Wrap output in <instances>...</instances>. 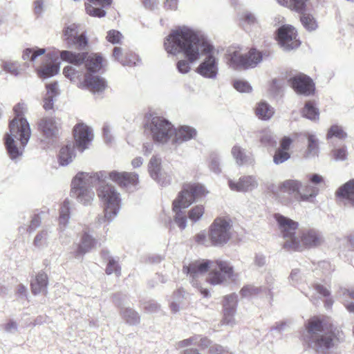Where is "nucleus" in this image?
I'll return each mask as SVG.
<instances>
[{
	"label": "nucleus",
	"mask_w": 354,
	"mask_h": 354,
	"mask_svg": "<svg viewBox=\"0 0 354 354\" xmlns=\"http://www.w3.org/2000/svg\"><path fill=\"white\" fill-rule=\"evenodd\" d=\"M290 158V154L288 151L277 149L273 156V162L276 165H280Z\"/></svg>",
	"instance_id": "4d7b16f0"
},
{
	"label": "nucleus",
	"mask_w": 354,
	"mask_h": 354,
	"mask_svg": "<svg viewBox=\"0 0 354 354\" xmlns=\"http://www.w3.org/2000/svg\"><path fill=\"white\" fill-rule=\"evenodd\" d=\"M242 25L245 28L248 26H254L257 24L258 21L255 15L250 12H245L241 16Z\"/></svg>",
	"instance_id": "13d9d810"
},
{
	"label": "nucleus",
	"mask_w": 354,
	"mask_h": 354,
	"mask_svg": "<svg viewBox=\"0 0 354 354\" xmlns=\"http://www.w3.org/2000/svg\"><path fill=\"white\" fill-rule=\"evenodd\" d=\"M280 234L283 239V247L290 250L297 234L296 230L298 228L297 222L279 214L274 215Z\"/></svg>",
	"instance_id": "9d476101"
},
{
	"label": "nucleus",
	"mask_w": 354,
	"mask_h": 354,
	"mask_svg": "<svg viewBox=\"0 0 354 354\" xmlns=\"http://www.w3.org/2000/svg\"><path fill=\"white\" fill-rule=\"evenodd\" d=\"M108 178L107 171H100L97 172H78L71 182V189H83L93 188V184L98 181H106Z\"/></svg>",
	"instance_id": "f8f14e48"
},
{
	"label": "nucleus",
	"mask_w": 354,
	"mask_h": 354,
	"mask_svg": "<svg viewBox=\"0 0 354 354\" xmlns=\"http://www.w3.org/2000/svg\"><path fill=\"white\" fill-rule=\"evenodd\" d=\"M257 61L247 58L246 52L241 47H231L227 50V64L235 69H247L257 66Z\"/></svg>",
	"instance_id": "4468645a"
},
{
	"label": "nucleus",
	"mask_w": 354,
	"mask_h": 354,
	"mask_svg": "<svg viewBox=\"0 0 354 354\" xmlns=\"http://www.w3.org/2000/svg\"><path fill=\"white\" fill-rule=\"evenodd\" d=\"M26 108L24 104H18L14 108L15 118L10 122L9 132L5 135V145L9 157L17 161L23 156L30 136L31 130L27 120L22 115Z\"/></svg>",
	"instance_id": "39448f33"
},
{
	"label": "nucleus",
	"mask_w": 354,
	"mask_h": 354,
	"mask_svg": "<svg viewBox=\"0 0 354 354\" xmlns=\"http://www.w3.org/2000/svg\"><path fill=\"white\" fill-rule=\"evenodd\" d=\"M209 268V272L206 281L212 286L223 285L230 281H235L238 277L234 267L225 261L196 260L187 264L185 263L183 268V272L187 274L192 285L201 292L203 297H210L209 291L203 288L201 284L203 275Z\"/></svg>",
	"instance_id": "f03ea898"
},
{
	"label": "nucleus",
	"mask_w": 354,
	"mask_h": 354,
	"mask_svg": "<svg viewBox=\"0 0 354 354\" xmlns=\"http://www.w3.org/2000/svg\"><path fill=\"white\" fill-rule=\"evenodd\" d=\"M302 14L303 15L301 17V21L305 28L310 31L315 30L317 27V25L314 17L309 14Z\"/></svg>",
	"instance_id": "5fc2aeb1"
},
{
	"label": "nucleus",
	"mask_w": 354,
	"mask_h": 354,
	"mask_svg": "<svg viewBox=\"0 0 354 354\" xmlns=\"http://www.w3.org/2000/svg\"><path fill=\"white\" fill-rule=\"evenodd\" d=\"M106 39L112 44H118L121 43L123 36L119 31L111 30L107 32Z\"/></svg>",
	"instance_id": "e2e57ef3"
},
{
	"label": "nucleus",
	"mask_w": 354,
	"mask_h": 354,
	"mask_svg": "<svg viewBox=\"0 0 354 354\" xmlns=\"http://www.w3.org/2000/svg\"><path fill=\"white\" fill-rule=\"evenodd\" d=\"M107 174V178L127 191H133L139 184L138 174L135 172L112 171Z\"/></svg>",
	"instance_id": "dca6fc26"
},
{
	"label": "nucleus",
	"mask_w": 354,
	"mask_h": 354,
	"mask_svg": "<svg viewBox=\"0 0 354 354\" xmlns=\"http://www.w3.org/2000/svg\"><path fill=\"white\" fill-rule=\"evenodd\" d=\"M59 128V121L53 117H44L38 122L39 131L47 138L57 137Z\"/></svg>",
	"instance_id": "412c9836"
},
{
	"label": "nucleus",
	"mask_w": 354,
	"mask_h": 354,
	"mask_svg": "<svg viewBox=\"0 0 354 354\" xmlns=\"http://www.w3.org/2000/svg\"><path fill=\"white\" fill-rule=\"evenodd\" d=\"M75 145L80 152L88 148L93 139L92 129L84 124H76L73 129Z\"/></svg>",
	"instance_id": "a211bd4d"
},
{
	"label": "nucleus",
	"mask_w": 354,
	"mask_h": 354,
	"mask_svg": "<svg viewBox=\"0 0 354 354\" xmlns=\"http://www.w3.org/2000/svg\"><path fill=\"white\" fill-rule=\"evenodd\" d=\"M197 132L196 129L189 126H181L175 128V133L171 140V144L174 145H180L184 142H187L196 138Z\"/></svg>",
	"instance_id": "5701e85b"
},
{
	"label": "nucleus",
	"mask_w": 354,
	"mask_h": 354,
	"mask_svg": "<svg viewBox=\"0 0 354 354\" xmlns=\"http://www.w3.org/2000/svg\"><path fill=\"white\" fill-rule=\"evenodd\" d=\"M204 212L205 209L203 205H196L193 207L188 212L189 220L194 223L197 222L201 218Z\"/></svg>",
	"instance_id": "8fccbe9b"
},
{
	"label": "nucleus",
	"mask_w": 354,
	"mask_h": 354,
	"mask_svg": "<svg viewBox=\"0 0 354 354\" xmlns=\"http://www.w3.org/2000/svg\"><path fill=\"white\" fill-rule=\"evenodd\" d=\"M48 285V277L44 272L38 273L31 282L32 292L34 295L45 293Z\"/></svg>",
	"instance_id": "2f4dec72"
},
{
	"label": "nucleus",
	"mask_w": 354,
	"mask_h": 354,
	"mask_svg": "<svg viewBox=\"0 0 354 354\" xmlns=\"http://www.w3.org/2000/svg\"><path fill=\"white\" fill-rule=\"evenodd\" d=\"M228 186L232 191L238 192H251L259 187V180L256 176L245 175L238 180H228Z\"/></svg>",
	"instance_id": "6ab92c4d"
},
{
	"label": "nucleus",
	"mask_w": 354,
	"mask_h": 354,
	"mask_svg": "<svg viewBox=\"0 0 354 354\" xmlns=\"http://www.w3.org/2000/svg\"><path fill=\"white\" fill-rule=\"evenodd\" d=\"M70 218V203L66 200L61 205L59 216V225L60 229H64Z\"/></svg>",
	"instance_id": "e433bc0d"
},
{
	"label": "nucleus",
	"mask_w": 354,
	"mask_h": 354,
	"mask_svg": "<svg viewBox=\"0 0 354 354\" xmlns=\"http://www.w3.org/2000/svg\"><path fill=\"white\" fill-rule=\"evenodd\" d=\"M71 194L73 198L84 205H91L95 197L93 188L71 190Z\"/></svg>",
	"instance_id": "c756f323"
},
{
	"label": "nucleus",
	"mask_w": 354,
	"mask_h": 354,
	"mask_svg": "<svg viewBox=\"0 0 354 354\" xmlns=\"http://www.w3.org/2000/svg\"><path fill=\"white\" fill-rule=\"evenodd\" d=\"M231 154L235 163L239 167L244 165H253L254 158L252 153L248 152L245 149L239 145H235L231 149Z\"/></svg>",
	"instance_id": "4be33fe9"
},
{
	"label": "nucleus",
	"mask_w": 354,
	"mask_h": 354,
	"mask_svg": "<svg viewBox=\"0 0 354 354\" xmlns=\"http://www.w3.org/2000/svg\"><path fill=\"white\" fill-rule=\"evenodd\" d=\"M145 127L153 140L162 145L170 144L175 133L174 125L161 116L150 115L146 120Z\"/></svg>",
	"instance_id": "6e6552de"
},
{
	"label": "nucleus",
	"mask_w": 354,
	"mask_h": 354,
	"mask_svg": "<svg viewBox=\"0 0 354 354\" xmlns=\"http://www.w3.org/2000/svg\"><path fill=\"white\" fill-rule=\"evenodd\" d=\"M335 138L340 140H344L347 138V133L342 126L333 124L330 127L326 133V139L330 140Z\"/></svg>",
	"instance_id": "ea45409f"
},
{
	"label": "nucleus",
	"mask_w": 354,
	"mask_h": 354,
	"mask_svg": "<svg viewBox=\"0 0 354 354\" xmlns=\"http://www.w3.org/2000/svg\"><path fill=\"white\" fill-rule=\"evenodd\" d=\"M324 241L322 234L313 229L304 230L297 234L290 250H303L320 245Z\"/></svg>",
	"instance_id": "9b49d317"
},
{
	"label": "nucleus",
	"mask_w": 354,
	"mask_h": 354,
	"mask_svg": "<svg viewBox=\"0 0 354 354\" xmlns=\"http://www.w3.org/2000/svg\"><path fill=\"white\" fill-rule=\"evenodd\" d=\"M112 0H87L85 3L86 12L92 17H102L106 15L104 8L111 4Z\"/></svg>",
	"instance_id": "b1692460"
},
{
	"label": "nucleus",
	"mask_w": 354,
	"mask_h": 354,
	"mask_svg": "<svg viewBox=\"0 0 354 354\" xmlns=\"http://www.w3.org/2000/svg\"><path fill=\"white\" fill-rule=\"evenodd\" d=\"M46 94L44 100V108L48 111L53 108L55 98L59 95L58 84L54 82L46 85Z\"/></svg>",
	"instance_id": "7c9ffc66"
},
{
	"label": "nucleus",
	"mask_w": 354,
	"mask_h": 354,
	"mask_svg": "<svg viewBox=\"0 0 354 354\" xmlns=\"http://www.w3.org/2000/svg\"><path fill=\"white\" fill-rule=\"evenodd\" d=\"M310 0H290L288 8L299 13L306 11L307 3Z\"/></svg>",
	"instance_id": "603ef678"
},
{
	"label": "nucleus",
	"mask_w": 354,
	"mask_h": 354,
	"mask_svg": "<svg viewBox=\"0 0 354 354\" xmlns=\"http://www.w3.org/2000/svg\"><path fill=\"white\" fill-rule=\"evenodd\" d=\"M165 50L169 55H183L191 63L205 55L204 59L196 68V72L204 78L216 80L218 74V58L209 41L197 31L187 26L173 30L165 38Z\"/></svg>",
	"instance_id": "f257e3e1"
},
{
	"label": "nucleus",
	"mask_w": 354,
	"mask_h": 354,
	"mask_svg": "<svg viewBox=\"0 0 354 354\" xmlns=\"http://www.w3.org/2000/svg\"><path fill=\"white\" fill-rule=\"evenodd\" d=\"M194 201L193 195L185 190V185L173 203V210L178 211L188 207Z\"/></svg>",
	"instance_id": "cd10ccee"
},
{
	"label": "nucleus",
	"mask_w": 354,
	"mask_h": 354,
	"mask_svg": "<svg viewBox=\"0 0 354 354\" xmlns=\"http://www.w3.org/2000/svg\"><path fill=\"white\" fill-rule=\"evenodd\" d=\"M49 237V232L46 230L40 231L35 237L34 245L36 247L41 248L47 245Z\"/></svg>",
	"instance_id": "3c124183"
},
{
	"label": "nucleus",
	"mask_w": 354,
	"mask_h": 354,
	"mask_svg": "<svg viewBox=\"0 0 354 354\" xmlns=\"http://www.w3.org/2000/svg\"><path fill=\"white\" fill-rule=\"evenodd\" d=\"M198 339L199 335H194L188 339L180 341L178 343V348H184L189 346H196Z\"/></svg>",
	"instance_id": "774afa93"
},
{
	"label": "nucleus",
	"mask_w": 354,
	"mask_h": 354,
	"mask_svg": "<svg viewBox=\"0 0 354 354\" xmlns=\"http://www.w3.org/2000/svg\"><path fill=\"white\" fill-rule=\"evenodd\" d=\"M293 89L299 94L310 95L314 93L315 84L313 80L304 74H298L290 80Z\"/></svg>",
	"instance_id": "aec40b11"
},
{
	"label": "nucleus",
	"mask_w": 354,
	"mask_h": 354,
	"mask_svg": "<svg viewBox=\"0 0 354 354\" xmlns=\"http://www.w3.org/2000/svg\"><path fill=\"white\" fill-rule=\"evenodd\" d=\"M131 58L124 57L122 49L120 47H115L113 51V57L115 59L120 62L123 66H132L136 64L139 58L136 55H131Z\"/></svg>",
	"instance_id": "473e14b6"
},
{
	"label": "nucleus",
	"mask_w": 354,
	"mask_h": 354,
	"mask_svg": "<svg viewBox=\"0 0 354 354\" xmlns=\"http://www.w3.org/2000/svg\"><path fill=\"white\" fill-rule=\"evenodd\" d=\"M237 303V295L232 293L225 295L223 301V310H236Z\"/></svg>",
	"instance_id": "49530a36"
},
{
	"label": "nucleus",
	"mask_w": 354,
	"mask_h": 354,
	"mask_svg": "<svg viewBox=\"0 0 354 354\" xmlns=\"http://www.w3.org/2000/svg\"><path fill=\"white\" fill-rule=\"evenodd\" d=\"M80 27L76 24L66 25L63 30V39L68 47L84 50L88 45V38L85 32L80 33Z\"/></svg>",
	"instance_id": "ddd939ff"
},
{
	"label": "nucleus",
	"mask_w": 354,
	"mask_h": 354,
	"mask_svg": "<svg viewBox=\"0 0 354 354\" xmlns=\"http://www.w3.org/2000/svg\"><path fill=\"white\" fill-rule=\"evenodd\" d=\"M261 289L252 285H248L241 290L240 293L243 297H250L259 295Z\"/></svg>",
	"instance_id": "bf43d9fd"
},
{
	"label": "nucleus",
	"mask_w": 354,
	"mask_h": 354,
	"mask_svg": "<svg viewBox=\"0 0 354 354\" xmlns=\"http://www.w3.org/2000/svg\"><path fill=\"white\" fill-rule=\"evenodd\" d=\"M277 40L280 47L286 51L295 49L300 45L297 30L290 25H283L278 28Z\"/></svg>",
	"instance_id": "2eb2a0df"
},
{
	"label": "nucleus",
	"mask_w": 354,
	"mask_h": 354,
	"mask_svg": "<svg viewBox=\"0 0 354 354\" xmlns=\"http://www.w3.org/2000/svg\"><path fill=\"white\" fill-rule=\"evenodd\" d=\"M323 181L322 176L315 174L310 175L308 181L305 183L295 179L284 180L279 185V189L293 196L297 201L313 202L319 192L317 185Z\"/></svg>",
	"instance_id": "423d86ee"
},
{
	"label": "nucleus",
	"mask_w": 354,
	"mask_h": 354,
	"mask_svg": "<svg viewBox=\"0 0 354 354\" xmlns=\"http://www.w3.org/2000/svg\"><path fill=\"white\" fill-rule=\"evenodd\" d=\"M59 63H50L41 66L38 70V74L41 77L48 78L56 75L59 72Z\"/></svg>",
	"instance_id": "58836bf2"
},
{
	"label": "nucleus",
	"mask_w": 354,
	"mask_h": 354,
	"mask_svg": "<svg viewBox=\"0 0 354 354\" xmlns=\"http://www.w3.org/2000/svg\"><path fill=\"white\" fill-rule=\"evenodd\" d=\"M176 213L174 221L176 225L181 229L184 230L187 227V218L181 210L174 211Z\"/></svg>",
	"instance_id": "69168bd1"
},
{
	"label": "nucleus",
	"mask_w": 354,
	"mask_h": 354,
	"mask_svg": "<svg viewBox=\"0 0 354 354\" xmlns=\"http://www.w3.org/2000/svg\"><path fill=\"white\" fill-rule=\"evenodd\" d=\"M106 273L107 274H111L113 273H115L117 276H119L120 274V268L118 266V263L113 258L109 259L107 266L106 268Z\"/></svg>",
	"instance_id": "0e129e2a"
},
{
	"label": "nucleus",
	"mask_w": 354,
	"mask_h": 354,
	"mask_svg": "<svg viewBox=\"0 0 354 354\" xmlns=\"http://www.w3.org/2000/svg\"><path fill=\"white\" fill-rule=\"evenodd\" d=\"M233 87L239 93H249L252 91V86L244 80H235Z\"/></svg>",
	"instance_id": "09e8293b"
},
{
	"label": "nucleus",
	"mask_w": 354,
	"mask_h": 354,
	"mask_svg": "<svg viewBox=\"0 0 354 354\" xmlns=\"http://www.w3.org/2000/svg\"><path fill=\"white\" fill-rule=\"evenodd\" d=\"M97 241L89 234L84 232L75 250V257H80L95 248Z\"/></svg>",
	"instance_id": "a878e982"
},
{
	"label": "nucleus",
	"mask_w": 354,
	"mask_h": 354,
	"mask_svg": "<svg viewBox=\"0 0 354 354\" xmlns=\"http://www.w3.org/2000/svg\"><path fill=\"white\" fill-rule=\"evenodd\" d=\"M259 137L260 142L264 147H274L277 144L275 136L268 129L260 131Z\"/></svg>",
	"instance_id": "79ce46f5"
},
{
	"label": "nucleus",
	"mask_w": 354,
	"mask_h": 354,
	"mask_svg": "<svg viewBox=\"0 0 354 354\" xmlns=\"http://www.w3.org/2000/svg\"><path fill=\"white\" fill-rule=\"evenodd\" d=\"M103 61L100 54L86 53V59L83 62L86 70L85 73H82L80 68H76L69 65L64 68L63 74L71 82L76 84L79 88L88 90L93 93H100L107 85L105 80L95 73L102 69Z\"/></svg>",
	"instance_id": "7ed1b4c3"
},
{
	"label": "nucleus",
	"mask_w": 354,
	"mask_h": 354,
	"mask_svg": "<svg viewBox=\"0 0 354 354\" xmlns=\"http://www.w3.org/2000/svg\"><path fill=\"white\" fill-rule=\"evenodd\" d=\"M120 313L125 322L130 325H136L140 322L138 313L130 308H121Z\"/></svg>",
	"instance_id": "4c0bfd02"
},
{
	"label": "nucleus",
	"mask_w": 354,
	"mask_h": 354,
	"mask_svg": "<svg viewBox=\"0 0 354 354\" xmlns=\"http://www.w3.org/2000/svg\"><path fill=\"white\" fill-rule=\"evenodd\" d=\"M208 229L212 246L214 247L224 246L233 236L232 222L228 218H216Z\"/></svg>",
	"instance_id": "1a4fd4ad"
},
{
	"label": "nucleus",
	"mask_w": 354,
	"mask_h": 354,
	"mask_svg": "<svg viewBox=\"0 0 354 354\" xmlns=\"http://www.w3.org/2000/svg\"><path fill=\"white\" fill-rule=\"evenodd\" d=\"M185 190L188 191L192 195L193 198H198L206 196L208 194V191L206 189L204 185L199 183H188L184 185Z\"/></svg>",
	"instance_id": "c9c22d12"
},
{
	"label": "nucleus",
	"mask_w": 354,
	"mask_h": 354,
	"mask_svg": "<svg viewBox=\"0 0 354 354\" xmlns=\"http://www.w3.org/2000/svg\"><path fill=\"white\" fill-rule=\"evenodd\" d=\"M148 171L150 176L162 186L167 185L171 182V176L162 169L161 159L156 156L150 159Z\"/></svg>",
	"instance_id": "f3484780"
},
{
	"label": "nucleus",
	"mask_w": 354,
	"mask_h": 354,
	"mask_svg": "<svg viewBox=\"0 0 354 354\" xmlns=\"http://www.w3.org/2000/svg\"><path fill=\"white\" fill-rule=\"evenodd\" d=\"M209 168L215 174H219L221 171L219 157L215 153H212L209 156Z\"/></svg>",
	"instance_id": "680f3d73"
},
{
	"label": "nucleus",
	"mask_w": 354,
	"mask_h": 354,
	"mask_svg": "<svg viewBox=\"0 0 354 354\" xmlns=\"http://www.w3.org/2000/svg\"><path fill=\"white\" fill-rule=\"evenodd\" d=\"M75 157V145L73 143H68L59 150L58 155L59 163L62 166H66L71 163Z\"/></svg>",
	"instance_id": "bb28decb"
},
{
	"label": "nucleus",
	"mask_w": 354,
	"mask_h": 354,
	"mask_svg": "<svg viewBox=\"0 0 354 354\" xmlns=\"http://www.w3.org/2000/svg\"><path fill=\"white\" fill-rule=\"evenodd\" d=\"M185 291L183 289H178L172 296V301L170 304L171 310L176 313L180 310V304L183 301Z\"/></svg>",
	"instance_id": "a18cd8bd"
},
{
	"label": "nucleus",
	"mask_w": 354,
	"mask_h": 354,
	"mask_svg": "<svg viewBox=\"0 0 354 354\" xmlns=\"http://www.w3.org/2000/svg\"><path fill=\"white\" fill-rule=\"evenodd\" d=\"M4 70L13 75H18L21 72L20 64L18 62H6L3 64Z\"/></svg>",
	"instance_id": "052dcab7"
},
{
	"label": "nucleus",
	"mask_w": 354,
	"mask_h": 354,
	"mask_svg": "<svg viewBox=\"0 0 354 354\" xmlns=\"http://www.w3.org/2000/svg\"><path fill=\"white\" fill-rule=\"evenodd\" d=\"M332 156L336 161H344L347 159L348 151L345 145L335 148L332 151Z\"/></svg>",
	"instance_id": "6e6d98bb"
},
{
	"label": "nucleus",
	"mask_w": 354,
	"mask_h": 354,
	"mask_svg": "<svg viewBox=\"0 0 354 354\" xmlns=\"http://www.w3.org/2000/svg\"><path fill=\"white\" fill-rule=\"evenodd\" d=\"M337 194L346 205L354 207V179H351L342 185Z\"/></svg>",
	"instance_id": "393cba45"
},
{
	"label": "nucleus",
	"mask_w": 354,
	"mask_h": 354,
	"mask_svg": "<svg viewBox=\"0 0 354 354\" xmlns=\"http://www.w3.org/2000/svg\"><path fill=\"white\" fill-rule=\"evenodd\" d=\"M341 292L344 306L349 313L354 314V304L350 303L348 300V299H354V289L341 288Z\"/></svg>",
	"instance_id": "c03bdc74"
},
{
	"label": "nucleus",
	"mask_w": 354,
	"mask_h": 354,
	"mask_svg": "<svg viewBox=\"0 0 354 354\" xmlns=\"http://www.w3.org/2000/svg\"><path fill=\"white\" fill-rule=\"evenodd\" d=\"M319 154V145L317 139L314 135L308 137V147L305 153V157L310 158L317 156Z\"/></svg>",
	"instance_id": "a19ab883"
},
{
	"label": "nucleus",
	"mask_w": 354,
	"mask_h": 354,
	"mask_svg": "<svg viewBox=\"0 0 354 354\" xmlns=\"http://www.w3.org/2000/svg\"><path fill=\"white\" fill-rule=\"evenodd\" d=\"M45 48H41L37 46L33 48H27L23 50L21 57L26 62H33L39 56L45 54Z\"/></svg>",
	"instance_id": "f704fd0d"
},
{
	"label": "nucleus",
	"mask_w": 354,
	"mask_h": 354,
	"mask_svg": "<svg viewBox=\"0 0 354 354\" xmlns=\"http://www.w3.org/2000/svg\"><path fill=\"white\" fill-rule=\"evenodd\" d=\"M62 60L73 64L76 68H80L86 59V53H73L69 50H62L60 52Z\"/></svg>",
	"instance_id": "c85d7f7f"
},
{
	"label": "nucleus",
	"mask_w": 354,
	"mask_h": 354,
	"mask_svg": "<svg viewBox=\"0 0 354 354\" xmlns=\"http://www.w3.org/2000/svg\"><path fill=\"white\" fill-rule=\"evenodd\" d=\"M302 115L309 120H317L319 119V113L318 109L313 105V102H308L303 109Z\"/></svg>",
	"instance_id": "37998d69"
},
{
	"label": "nucleus",
	"mask_w": 354,
	"mask_h": 354,
	"mask_svg": "<svg viewBox=\"0 0 354 354\" xmlns=\"http://www.w3.org/2000/svg\"><path fill=\"white\" fill-rule=\"evenodd\" d=\"M191 63L188 59H180L176 64V68L178 71L181 74H187L191 71Z\"/></svg>",
	"instance_id": "338daca9"
},
{
	"label": "nucleus",
	"mask_w": 354,
	"mask_h": 354,
	"mask_svg": "<svg viewBox=\"0 0 354 354\" xmlns=\"http://www.w3.org/2000/svg\"><path fill=\"white\" fill-rule=\"evenodd\" d=\"M236 310H223L222 324L234 326L236 324L235 315Z\"/></svg>",
	"instance_id": "864d4df0"
},
{
	"label": "nucleus",
	"mask_w": 354,
	"mask_h": 354,
	"mask_svg": "<svg viewBox=\"0 0 354 354\" xmlns=\"http://www.w3.org/2000/svg\"><path fill=\"white\" fill-rule=\"evenodd\" d=\"M256 115L261 120H270L274 115V109L266 102H260L258 103L256 109Z\"/></svg>",
	"instance_id": "72a5a7b5"
},
{
	"label": "nucleus",
	"mask_w": 354,
	"mask_h": 354,
	"mask_svg": "<svg viewBox=\"0 0 354 354\" xmlns=\"http://www.w3.org/2000/svg\"><path fill=\"white\" fill-rule=\"evenodd\" d=\"M97 194L101 201L104 212V218L111 222L118 214L121 207L120 194L111 184L100 182Z\"/></svg>",
	"instance_id": "0eeeda50"
},
{
	"label": "nucleus",
	"mask_w": 354,
	"mask_h": 354,
	"mask_svg": "<svg viewBox=\"0 0 354 354\" xmlns=\"http://www.w3.org/2000/svg\"><path fill=\"white\" fill-rule=\"evenodd\" d=\"M306 341L317 353L325 354L343 339L342 332L324 318L314 317L306 325Z\"/></svg>",
	"instance_id": "20e7f679"
},
{
	"label": "nucleus",
	"mask_w": 354,
	"mask_h": 354,
	"mask_svg": "<svg viewBox=\"0 0 354 354\" xmlns=\"http://www.w3.org/2000/svg\"><path fill=\"white\" fill-rule=\"evenodd\" d=\"M194 241L201 245L205 247L212 246L209 232L207 233L205 230L200 231L194 236Z\"/></svg>",
	"instance_id": "de8ad7c7"
}]
</instances>
